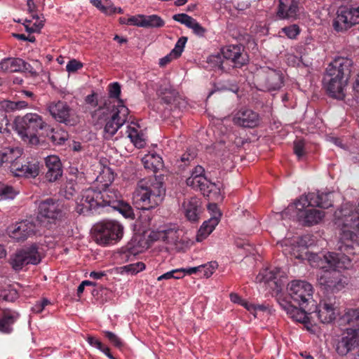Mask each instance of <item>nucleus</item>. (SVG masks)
Listing matches in <instances>:
<instances>
[{
    "instance_id": "obj_41",
    "label": "nucleus",
    "mask_w": 359,
    "mask_h": 359,
    "mask_svg": "<svg viewBox=\"0 0 359 359\" xmlns=\"http://www.w3.org/2000/svg\"><path fill=\"white\" fill-rule=\"evenodd\" d=\"M176 232L172 229L161 230L154 233L156 240H161L166 243H172L175 240Z\"/></svg>"
},
{
    "instance_id": "obj_60",
    "label": "nucleus",
    "mask_w": 359,
    "mask_h": 359,
    "mask_svg": "<svg viewBox=\"0 0 359 359\" xmlns=\"http://www.w3.org/2000/svg\"><path fill=\"white\" fill-rule=\"evenodd\" d=\"M204 172H205V170L202 166L197 165L192 170L191 176L189 178L205 177Z\"/></svg>"
},
{
    "instance_id": "obj_55",
    "label": "nucleus",
    "mask_w": 359,
    "mask_h": 359,
    "mask_svg": "<svg viewBox=\"0 0 359 359\" xmlns=\"http://www.w3.org/2000/svg\"><path fill=\"white\" fill-rule=\"evenodd\" d=\"M189 28L191 29L194 34L200 36H204L205 33L206 32V29L202 27L194 18Z\"/></svg>"
},
{
    "instance_id": "obj_51",
    "label": "nucleus",
    "mask_w": 359,
    "mask_h": 359,
    "mask_svg": "<svg viewBox=\"0 0 359 359\" xmlns=\"http://www.w3.org/2000/svg\"><path fill=\"white\" fill-rule=\"evenodd\" d=\"M104 334L106 337L115 347L119 349L123 348V342L116 334L109 331H105Z\"/></svg>"
},
{
    "instance_id": "obj_19",
    "label": "nucleus",
    "mask_w": 359,
    "mask_h": 359,
    "mask_svg": "<svg viewBox=\"0 0 359 359\" xmlns=\"http://www.w3.org/2000/svg\"><path fill=\"white\" fill-rule=\"evenodd\" d=\"M233 122L240 127L252 128L259 125V116L252 109L242 107L235 112Z\"/></svg>"
},
{
    "instance_id": "obj_3",
    "label": "nucleus",
    "mask_w": 359,
    "mask_h": 359,
    "mask_svg": "<svg viewBox=\"0 0 359 359\" xmlns=\"http://www.w3.org/2000/svg\"><path fill=\"white\" fill-rule=\"evenodd\" d=\"M353 61L346 57H337L327 66L324 76L327 94L335 99L345 98Z\"/></svg>"
},
{
    "instance_id": "obj_2",
    "label": "nucleus",
    "mask_w": 359,
    "mask_h": 359,
    "mask_svg": "<svg viewBox=\"0 0 359 359\" xmlns=\"http://www.w3.org/2000/svg\"><path fill=\"white\" fill-rule=\"evenodd\" d=\"M334 219L337 224L343 227L338 249L349 255L354 254L353 245H358L355 231H359V208L344 203L335 211Z\"/></svg>"
},
{
    "instance_id": "obj_34",
    "label": "nucleus",
    "mask_w": 359,
    "mask_h": 359,
    "mask_svg": "<svg viewBox=\"0 0 359 359\" xmlns=\"http://www.w3.org/2000/svg\"><path fill=\"white\" fill-rule=\"evenodd\" d=\"M146 169L156 172L163 167V160L161 156L156 154L146 155L142 160Z\"/></svg>"
},
{
    "instance_id": "obj_61",
    "label": "nucleus",
    "mask_w": 359,
    "mask_h": 359,
    "mask_svg": "<svg viewBox=\"0 0 359 359\" xmlns=\"http://www.w3.org/2000/svg\"><path fill=\"white\" fill-rule=\"evenodd\" d=\"M13 102L4 100L0 102V109L5 111H13Z\"/></svg>"
},
{
    "instance_id": "obj_23",
    "label": "nucleus",
    "mask_w": 359,
    "mask_h": 359,
    "mask_svg": "<svg viewBox=\"0 0 359 359\" xmlns=\"http://www.w3.org/2000/svg\"><path fill=\"white\" fill-rule=\"evenodd\" d=\"M12 172L18 177L34 178L40 172V164L36 161H29L25 164L19 161L17 164L14 163L13 165Z\"/></svg>"
},
{
    "instance_id": "obj_20",
    "label": "nucleus",
    "mask_w": 359,
    "mask_h": 359,
    "mask_svg": "<svg viewBox=\"0 0 359 359\" xmlns=\"http://www.w3.org/2000/svg\"><path fill=\"white\" fill-rule=\"evenodd\" d=\"M208 210L211 211V217L208 221L204 222L199 229L196 236L198 242H201L210 234L220 220L222 214L215 203L210 204Z\"/></svg>"
},
{
    "instance_id": "obj_42",
    "label": "nucleus",
    "mask_w": 359,
    "mask_h": 359,
    "mask_svg": "<svg viewBox=\"0 0 359 359\" xmlns=\"http://www.w3.org/2000/svg\"><path fill=\"white\" fill-rule=\"evenodd\" d=\"M341 320L347 324L359 325V309H348L342 316Z\"/></svg>"
},
{
    "instance_id": "obj_39",
    "label": "nucleus",
    "mask_w": 359,
    "mask_h": 359,
    "mask_svg": "<svg viewBox=\"0 0 359 359\" xmlns=\"http://www.w3.org/2000/svg\"><path fill=\"white\" fill-rule=\"evenodd\" d=\"M207 61L212 65V67H217L222 71L226 72L229 69L225 59L223 58L222 55H221L219 53L209 56Z\"/></svg>"
},
{
    "instance_id": "obj_7",
    "label": "nucleus",
    "mask_w": 359,
    "mask_h": 359,
    "mask_svg": "<svg viewBox=\"0 0 359 359\" xmlns=\"http://www.w3.org/2000/svg\"><path fill=\"white\" fill-rule=\"evenodd\" d=\"M108 111L111 112V116L105 119L106 123L103 130L104 137L107 140L111 138L116 133L118 130L127 121L129 114V109L122 104L120 100L118 102V104L113 105V109ZM105 114L107 115V113L102 114L105 115Z\"/></svg>"
},
{
    "instance_id": "obj_54",
    "label": "nucleus",
    "mask_w": 359,
    "mask_h": 359,
    "mask_svg": "<svg viewBox=\"0 0 359 359\" xmlns=\"http://www.w3.org/2000/svg\"><path fill=\"white\" fill-rule=\"evenodd\" d=\"M182 269H174L170 271H168L157 278L158 281H161L163 280H169L171 278L174 279H180L182 278V276H175V273H182Z\"/></svg>"
},
{
    "instance_id": "obj_49",
    "label": "nucleus",
    "mask_w": 359,
    "mask_h": 359,
    "mask_svg": "<svg viewBox=\"0 0 359 359\" xmlns=\"http://www.w3.org/2000/svg\"><path fill=\"white\" fill-rule=\"evenodd\" d=\"M294 153L299 159L305 155V142L303 140H297L294 142Z\"/></svg>"
},
{
    "instance_id": "obj_47",
    "label": "nucleus",
    "mask_w": 359,
    "mask_h": 359,
    "mask_svg": "<svg viewBox=\"0 0 359 359\" xmlns=\"http://www.w3.org/2000/svg\"><path fill=\"white\" fill-rule=\"evenodd\" d=\"M200 266H202L201 273H203V276L209 278L217 268L218 264L216 262H210L208 264L200 265Z\"/></svg>"
},
{
    "instance_id": "obj_13",
    "label": "nucleus",
    "mask_w": 359,
    "mask_h": 359,
    "mask_svg": "<svg viewBox=\"0 0 359 359\" xmlns=\"http://www.w3.org/2000/svg\"><path fill=\"white\" fill-rule=\"evenodd\" d=\"M186 182L189 187L200 190L209 200L216 201L222 199L219 186L210 182L205 177L187 178Z\"/></svg>"
},
{
    "instance_id": "obj_27",
    "label": "nucleus",
    "mask_w": 359,
    "mask_h": 359,
    "mask_svg": "<svg viewBox=\"0 0 359 359\" xmlns=\"http://www.w3.org/2000/svg\"><path fill=\"white\" fill-rule=\"evenodd\" d=\"M121 94V86L118 83L114 82L109 86V97L103 99L98 109L95 111V115L100 116L101 114H104L105 111H109L113 109V105H115L111 99H117V102L120 100L123 104L122 100L119 99Z\"/></svg>"
},
{
    "instance_id": "obj_5",
    "label": "nucleus",
    "mask_w": 359,
    "mask_h": 359,
    "mask_svg": "<svg viewBox=\"0 0 359 359\" xmlns=\"http://www.w3.org/2000/svg\"><path fill=\"white\" fill-rule=\"evenodd\" d=\"M163 180L160 175L138 182L133 196V203L138 209H153L163 201L165 194Z\"/></svg>"
},
{
    "instance_id": "obj_50",
    "label": "nucleus",
    "mask_w": 359,
    "mask_h": 359,
    "mask_svg": "<svg viewBox=\"0 0 359 359\" xmlns=\"http://www.w3.org/2000/svg\"><path fill=\"white\" fill-rule=\"evenodd\" d=\"M187 41V38L185 36L180 37L177 41L175 48L171 50L172 54H175V57H180L184 50L185 44Z\"/></svg>"
},
{
    "instance_id": "obj_18",
    "label": "nucleus",
    "mask_w": 359,
    "mask_h": 359,
    "mask_svg": "<svg viewBox=\"0 0 359 359\" xmlns=\"http://www.w3.org/2000/svg\"><path fill=\"white\" fill-rule=\"evenodd\" d=\"M37 231L35 223L33 221L25 219L15 223L9 227L8 233L11 238L16 241H25L34 236Z\"/></svg>"
},
{
    "instance_id": "obj_17",
    "label": "nucleus",
    "mask_w": 359,
    "mask_h": 359,
    "mask_svg": "<svg viewBox=\"0 0 359 359\" xmlns=\"http://www.w3.org/2000/svg\"><path fill=\"white\" fill-rule=\"evenodd\" d=\"M334 297L321 299L315 312L311 313L318 318L322 323H330L337 317V306Z\"/></svg>"
},
{
    "instance_id": "obj_44",
    "label": "nucleus",
    "mask_w": 359,
    "mask_h": 359,
    "mask_svg": "<svg viewBox=\"0 0 359 359\" xmlns=\"http://www.w3.org/2000/svg\"><path fill=\"white\" fill-rule=\"evenodd\" d=\"M114 209L117 210L126 218H132L134 215L131 206L121 199L118 201V205L114 206Z\"/></svg>"
},
{
    "instance_id": "obj_32",
    "label": "nucleus",
    "mask_w": 359,
    "mask_h": 359,
    "mask_svg": "<svg viewBox=\"0 0 359 359\" xmlns=\"http://www.w3.org/2000/svg\"><path fill=\"white\" fill-rule=\"evenodd\" d=\"M23 60L19 57H6L0 62V72L12 73L20 72Z\"/></svg>"
},
{
    "instance_id": "obj_22",
    "label": "nucleus",
    "mask_w": 359,
    "mask_h": 359,
    "mask_svg": "<svg viewBox=\"0 0 359 359\" xmlns=\"http://www.w3.org/2000/svg\"><path fill=\"white\" fill-rule=\"evenodd\" d=\"M281 308L286 311L287 314L294 321L304 323L311 324V318H313L311 313H307L305 311L306 306L304 305L299 306L300 308L292 305L290 302L283 299L279 302Z\"/></svg>"
},
{
    "instance_id": "obj_45",
    "label": "nucleus",
    "mask_w": 359,
    "mask_h": 359,
    "mask_svg": "<svg viewBox=\"0 0 359 359\" xmlns=\"http://www.w3.org/2000/svg\"><path fill=\"white\" fill-rule=\"evenodd\" d=\"M121 272H126L130 274H136L145 269V264L143 262H138L134 264L123 266Z\"/></svg>"
},
{
    "instance_id": "obj_40",
    "label": "nucleus",
    "mask_w": 359,
    "mask_h": 359,
    "mask_svg": "<svg viewBox=\"0 0 359 359\" xmlns=\"http://www.w3.org/2000/svg\"><path fill=\"white\" fill-rule=\"evenodd\" d=\"M90 3L107 15L114 14L116 11V7L111 4L110 0H105V5H102L100 0H90Z\"/></svg>"
},
{
    "instance_id": "obj_52",
    "label": "nucleus",
    "mask_w": 359,
    "mask_h": 359,
    "mask_svg": "<svg viewBox=\"0 0 359 359\" xmlns=\"http://www.w3.org/2000/svg\"><path fill=\"white\" fill-rule=\"evenodd\" d=\"M172 19L181 24L189 27L194 18L186 13L175 14L172 16Z\"/></svg>"
},
{
    "instance_id": "obj_12",
    "label": "nucleus",
    "mask_w": 359,
    "mask_h": 359,
    "mask_svg": "<svg viewBox=\"0 0 359 359\" xmlns=\"http://www.w3.org/2000/svg\"><path fill=\"white\" fill-rule=\"evenodd\" d=\"M40 261L37 248L33 245L17 251L11 258V264L15 271H18L25 265L37 264Z\"/></svg>"
},
{
    "instance_id": "obj_56",
    "label": "nucleus",
    "mask_w": 359,
    "mask_h": 359,
    "mask_svg": "<svg viewBox=\"0 0 359 359\" xmlns=\"http://www.w3.org/2000/svg\"><path fill=\"white\" fill-rule=\"evenodd\" d=\"M50 139L51 140V142L55 144H62L67 140V138L65 136H62L60 133L58 131H54V130H52L51 131Z\"/></svg>"
},
{
    "instance_id": "obj_48",
    "label": "nucleus",
    "mask_w": 359,
    "mask_h": 359,
    "mask_svg": "<svg viewBox=\"0 0 359 359\" xmlns=\"http://www.w3.org/2000/svg\"><path fill=\"white\" fill-rule=\"evenodd\" d=\"M18 297V293L15 289L4 290L0 293V299L6 302H14Z\"/></svg>"
},
{
    "instance_id": "obj_38",
    "label": "nucleus",
    "mask_w": 359,
    "mask_h": 359,
    "mask_svg": "<svg viewBox=\"0 0 359 359\" xmlns=\"http://www.w3.org/2000/svg\"><path fill=\"white\" fill-rule=\"evenodd\" d=\"M127 133L128 137L130 139L131 142L135 147L142 148L144 146L145 141L143 138V135L140 134L135 128L128 126Z\"/></svg>"
},
{
    "instance_id": "obj_26",
    "label": "nucleus",
    "mask_w": 359,
    "mask_h": 359,
    "mask_svg": "<svg viewBox=\"0 0 359 359\" xmlns=\"http://www.w3.org/2000/svg\"><path fill=\"white\" fill-rule=\"evenodd\" d=\"M22 151L18 147H4L0 149V168L8 166L12 172L14 163L21 161Z\"/></svg>"
},
{
    "instance_id": "obj_16",
    "label": "nucleus",
    "mask_w": 359,
    "mask_h": 359,
    "mask_svg": "<svg viewBox=\"0 0 359 359\" xmlns=\"http://www.w3.org/2000/svg\"><path fill=\"white\" fill-rule=\"evenodd\" d=\"M332 192H313L306 196H302L295 203L298 207L302 203V207L317 206L322 208H328L332 205Z\"/></svg>"
},
{
    "instance_id": "obj_59",
    "label": "nucleus",
    "mask_w": 359,
    "mask_h": 359,
    "mask_svg": "<svg viewBox=\"0 0 359 359\" xmlns=\"http://www.w3.org/2000/svg\"><path fill=\"white\" fill-rule=\"evenodd\" d=\"M178 57H175V54H172V51L165 57H162L159 60V65L161 67H165L170 63L173 59H176Z\"/></svg>"
},
{
    "instance_id": "obj_28",
    "label": "nucleus",
    "mask_w": 359,
    "mask_h": 359,
    "mask_svg": "<svg viewBox=\"0 0 359 359\" xmlns=\"http://www.w3.org/2000/svg\"><path fill=\"white\" fill-rule=\"evenodd\" d=\"M47 172L46 179L50 182H55L62 175V164L57 156H48L45 158Z\"/></svg>"
},
{
    "instance_id": "obj_46",
    "label": "nucleus",
    "mask_w": 359,
    "mask_h": 359,
    "mask_svg": "<svg viewBox=\"0 0 359 359\" xmlns=\"http://www.w3.org/2000/svg\"><path fill=\"white\" fill-rule=\"evenodd\" d=\"M17 191L11 186L0 183V196L4 198H13Z\"/></svg>"
},
{
    "instance_id": "obj_31",
    "label": "nucleus",
    "mask_w": 359,
    "mask_h": 359,
    "mask_svg": "<svg viewBox=\"0 0 359 359\" xmlns=\"http://www.w3.org/2000/svg\"><path fill=\"white\" fill-rule=\"evenodd\" d=\"M19 314L13 311L5 310L0 318V332L10 334L13 331V325L16 321Z\"/></svg>"
},
{
    "instance_id": "obj_6",
    "label": "nucleus",
    "mask_w": 359,
    "mask_h": 359,
    "mask_svg": "<svg viewBox=\"0 0 359 359\" xmlns=\"http://www.w3.org/2000/svg\"><path fill=\"white\" fill-rule=\"evenodd\" d=\"M123 227L117 222L107 221L95 226L93 232V240L99 245L114 244L123 236Z\"/></svg>"
},
{
    "instance_id": "obj_63",
    "label": "nucleus",
    "mask_w": 359,
    "mask_h": 359,
    "mask_svg": "<svg viewBox=\"0 0 359 359\" xmlns=\"http://www.w3.org/2000/svg\"><path fill=\"white\" fill-rule=\"evenodd\" d=\"M87 341L90 345L95 346L99 350L102 348L103 344L102 342L92 336L88 337Z\"/></svg>"
},
{
    "instance_id": "obj_53",
    "label": "nucleus",
    "mask_w": 359,
    "mask_h": 359,
    "mask_svg": "<svg viewBox=\"0 0 359 359\" xmlns=\"http://www.w3.org/2000/svg\"><path fill=\"white\" fill-rule=\"evenodd\" d=\"M282 31L290 39H294L299 34V28L296 25L285 27Z\"/></svg>"
},
{
    "instance_id": "obj_14",
    "label": "nucleus",
    "mask_w": 359,
    "mask_h": 359,
    "mask_svg": "<svg viewBox=\"0 0 359 359\" xmlns=\"http://www.w3.org/2000/svg\"><path fill=\"white\" fill-rule=\"evenodd\" d=\"M288 292L294 303L303 306L312 299L313 287L306 281L293 280L289 285Z\"/></svg>"
},
{
    "instance_id": "obj_25",
    "label": "nucleus",
    "mask_w": 359,
    "mask_h": 359,
    "mask_svg": "<svg viewBox=\"0 0 359 359\" xmlns=\"http://www.w3.org/2000/svg\"><path fill=\"white\" fill-rule=\"evenodd\" d=\"M262 79L264 87L268 90H278L283 84V75L280 70L266 68Z\"/></svg>"
},
{
    "instance_id": "obj_24",
    "label": "nucleus",
    "mask_w": 359,
    "mask_h": 359,
    "mask_svg": "<svg viewBox=\"0 0 359 359\" xmlns=\"http://www.w3.org/2000/svg\"><path fill=\"white\" fill-rule=\"evenodd\" d=\"M296 208L299 210L298 217L300 222L305 226H312L318 224L325 217L323 211L316 210L313 208L302 210V203Z\"/></svg>"
},
{
    "instance_id": "obj_64",
    "label": "nucleus",
    "mask_w": 359,
    "mask_h": 359,
    "mask_svg": "<svg viewBox=\"0 0 359 359\" xmlns=\"http://www.w3.org/2000/svg\"><path fill=\"white\" fill-rule=\"evenodd\" d=\"M243 306H244L248 311H249L251 313L254 315L255 317H256V306L255 304H250L245 300H243L241 304Z\"/></svg>"
},
{
    "instance_id": "obj_35",
    "label": "nucleus",
    "mask_w": 359,
    "mask_h": 359,
    "mask_svg": "<svg viewBox=\"0 0 359 359\" xmlns=\"http://www.w3.org/2000/svg\"><path fill=\"white\" fill-rule=\"evenodd\" d=\"M32 20H26L23 23L25 30L27 32H38L43 27V15H39L37 14L32 15Z\"/></svg>"
},
{
    "instance_id": "obj_9",
    "label": "nucleus",
    "mask_w": 359,
    "mask_h": 359,
    "mask_svg": "<svg viewBox=\"0 0 359 359\" xmlns=\"http://www.w3.org/2000/svg\"><path fill=\"white\" fill-rule=\"evenodd\" d=\"M359 23V6L351 8H340L333 20V27L337 32H344L353 25Z\"/></svg>"
},
{
    "instance_id": "obj_57",
    "label": "nucleus",
    "mask_w": 359,
    "mask_h": 359,
    "mask_svg": "<svg viewBox=\"0 0 359 359\" xmlns=\"http://www.w3.org/2000/svg\"><path fill=\"white\" fill-rule=\"evenodd\" d=\"M144 15H133L128 18L129 25L143 27Z\"/></svg>"
},
{
    "instance_id": "obj_29",
    "label": "nucleus",
    "mask_w": 359,
    "mask_h": 359,
    "mask_svg": "<svg viewBox=\"0 0 359 359\" xmlns=\"http://www.w3.org/2000/svg\"><path fill=\"white\" fill-rule=\"evenodd\" d=\"M299 11L297 0H279L277 15L281 19H295Z\"/></svg>"
},
{
    "instance_id": "obj_36",
    "label": "nucleus",
    "mask_w": 359,
    "mask_h": 359,
    "mask_svg": "<svg viewBox=\"0 0 359 359\" xmlns=\"http://www.w3.org/2000/svg\"><path fill=\"white\" fill-rule=\"evenodd\" d=\"M280 273V270L278 268H274L273 269H263L261 271L256 277V281L259 283H268L277 278L278 275Z\"/></svg>"
},
{
    "instance_id": "obj_10",
    "label": "nucleus",
    "mask_w": 359,
    "mask_h": 359,
    "mask_svg": "<svg viewBox=\"0 0 359 359\" xmlns=\"http://www.w3.org/2000/svg\"><path fill=\"white\" fill-rule=\"evenodd\" d=\"M358 346H359V327L347 328L337 340L335 351L339 355L344 356Z\"/></svg>"
},
{
    "instance_id": "obj_62",
    "label": "nucleus",
    "mask_w": 359,
    "mask_h": 359,
    "mask_svg": "<svg viewBox=\"0 0 359 359\" xmlns=\"http://www.w3.org/2000/svg\"><path fill=\"white\" fill-rule=\"evenodd\" d=\"M8 123V120L7 119L6 112L0 109V132L4 129V126H7Z\"/></svg>"
},
{
    "instance_id": "obj_30",
    "label": "nucleus",
    "mask_w": 359,
    "mask_h": 359,
    "mask_svg": "<svg viewBox=\"0 0 359 359\" xmlns=\"http://www.w3.org/2000/svg\"><path fill=\"white\" fill-rule=\"evenodd\" d=\"M184 214L187 219L192 222H196L198 219V215L201 212V201L197 198H191L183 203Z\"/></svg>"
},
{
    "instance_id": "obj_58",
    "label": "nucleus",
    "mask_w": 359,
    "mask_h": 359,
    "mask_svg": "<svg viewBox=\"0 0 359 359\" xmlns=\"http://www.w3.org/2000/svg\"><path fill=\"white\" fill-rule=\"evenodd\" d=\"M83 65L81 62L74 59L69 61L66 66V69L68 72H75L78 69H81Z\"/></svg>"
},
{
    "instance_id": "obj_15",
    "label": "nucleus",
    "mask_w": 359,
    "mask_h": 359,
    "mask_svg": "<svg viewBox=\"0 0 359 359\" xmlns=\"http://www.w3.org/2000/svg\"><path fill=\"white\" fill-rule=\"evenodd\" d=\"M221 53L229 68H241L248 62V55L241 46H225L221 49Z\"/></svg>"
},
{
    "instance_id": "obj_33",
    "label": "nucleus",
    "mask_w": 359,
    "mask_h": 359,
    "mask_svg": "<svg viewBox=\"0 0 359 359\" xmlns=\"http://www.w3.org/2000/svg\"><path fill=\"white\" fill-rule=\"evenodd\" d=\"M161 100L168 104H173L177 107L182 99L178 95V93L172 88H161L160 90Z\"/></svg>"
},
{
    "instance_id": "obj_11",
    "label": "nucleus",
    "mask_w": 359,
    "mask_h": 359,
    "mask_svg": "<svg viewBox=\"0 0 359 359\" xmlns=\"http://www.w3.org/2000/svg\"><path fill=\"white\" fill-rule=\"evenodd\" d=\"M46 123L41 116L36 114H27L20 121L17 123L19 133L24 137L36 139V133L39 130L43 129Z\"/></svg>"
},
{
    "instance_id": "obj_8",
    "label": "nucleus",
    "mask_w": 359,
    "mask_h": 359,
    "mask_svg": "<svg viewBox=\"0 0 359 359\" xmlns=\"http://www.w3.org/2000/svg\"><path fill=\"white\" fill-rule=\"evenodd\" d=\"M63 208L57 200L47 198L41 201L38 205L37 218L40 221L47 220L55 223L63 217Z\"/></svg>"
},
{
    "instance_id": "obj_37",
    "label": "nucleus",
    "mask_w": 359,
    "mask_h": 359,
    "mask_svg": "<svg viewBox=\"0 0 359 359\" xmlns=\"http://www.w3.org/2000/svg\"><path fill=\"white\" fill-rule=\"evenodd\" d=\"M143 20V27L154 28L162 27L165 25L164 20L157 15H144Z\"/></svg>"
},
{
    "instance_id": "obj_1",
    "label": "nucleus",
    "mask_w": 359,
    "mask_h": 359,
    "mask_svg": "<svg viewBox=\"0 0 359 359\" xmlns=\"http://www.w3.org/2000/svg\"><path fill=\"white\" fill-rule=\"evenodd\" d=\"M344 252H327L320 257L317 266L323 270L318 278V283L327 292H337L345 287L346 278L340 270L348 269L352 266L351 258Z\"/></svg>"
},
{
    "instance_id": "obj_21",
    "label": "nucleus",
    "mask_w": 359,
    "mask_h": 359,
    "mask_svg": "<svg viewBox=\"0 0 359 359\" xmlns=\"http://www.w3.org/2000/svg\"><path fill=\"white\" fill-rule=\"evenodd\" d=\"M46 110L51 116L58 122L67 123L70 122L72 109L63 101H53L46 104Z\"/></svg>"
},
{
    "instance_id": "obj_4",
    "label": "nucleus",
    "mask_w": 359,
    "mask_h": 359,
    "mask_svg": "<svg viewBox=\"0 0 359 359\" xmlns=\"http://www.w3.org/2000/svg\"><path fill=\"white\" fill-rule=\"evenodd\" d=\"M103 175H108V180L102 185V190L89 188L83 190L77 198L76 211L79 213H86L98 207L110 206L113 209L121 200L120 194L109 189V185L113 182V174L108 170Z\"/></svg>"
},
{
    "instance_id": "obj_43",
    "label": "nucleus",
    "mask_w": 359,
    "mask_h": 359,
    "mask_svg": "<svg viewBox=\"0 0 359 359\" xmlns=\"http://www.w3.org/2000/svg\"><path fill=\"white\" fill-rule=\"evenodd\" d=\"M42 68L41 63L39 60H34L32 64L26 62L23 60L22 67L20 68V72H27L30 73L32 75H36L38 71Z\"/></svg>"
}]
</instances>
